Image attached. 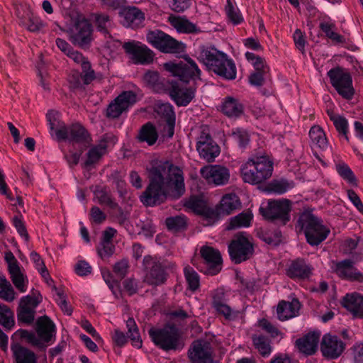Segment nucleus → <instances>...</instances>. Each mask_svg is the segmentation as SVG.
<instances>
[{
  "label": "nucleus",
  "instance_id": "obj_1",
  "mask_svg": "<svg viewBox=\"0 0 363 363\" xmlns=\"http://www.w3.org/2000/svg\"><path fill=\"white\" fill-rule=\"evenodd\" d=\"M185 190L182 169L168 161L160 162L152 169L150 183L140 200L146 206H155L167 198H180Z\"/></svg>",
  "mask_w": 363,
  "mask_h": 363
},
{
  "label": "nucleus",
  "instance_id": "obj_2",
  "mask_svg": "<svg viewBox=\"0 0 363 363\" xmlns=\"http://www.w3.org/2000/svg\"><path fill=\"white\" fill-rule=\"evenodd\" d=\"M187 205L195 213L201 216L204 225H211L238 209L241 203L236 194H227L221 198L215 208H211L202 201L194 200L189 201Z\"/></svg>",
  "mask_w": 363,
  "mask_h": 363
},
{
  "label": "nucleus",
  "instance_id": "obj_3",
  "mask_svg": "<svg viewBox=\"0 0 363 363\" xmlns=\"http://www.w3.org/2000/svg\"><path fill=\"white\" fill-rule=\"evenodd\" d=\"M198 60L216 74L227 79L236 77V67L233 60L214 47L201 46L196 52Z\"/></svg>",
  "mask_w": 363,
  "mask_h": 363
},
{
  "label": "nucleus",
  "instance_id": "obj_4",
  "mask_svg": "<svg viewBox=\"0 0 363 363\" xmlns=\"http://www.w3.org/2000/svg\"><path fill=\"white\" fill-rule=\"evenodd\" d=\"M240 172L245 183L262 184L272 177L273 162L267 156H252L242 164Z\"/></svg>",
  "mask_w": 363,
  "mask_h": 363
},
{
  "label": "nucleus",
  "instance_id": "obj_5",
  "mask_svg": "<svg viewBox=\"0 0 363 363\" xmlns=\"http://www.w3.org/2000/svg\"><path fill=\"white\" fill-rule=\"evenodd\" d=\"M51 135H55L57 140H67L72 143L88 142V133L79 124L67 126L59 118V113L55 111H50L47 113Z\"/></svg>",
  "mask_w": 363,
  "mask_h": 363
},
{
  "label": "nucleus",
  "instance_id": "obj_6",
  "mask_svg": "<svg viewBox=\"0 0 363 363\" xmlns=\"http://www.w3.org/2000/svg\"><path fill=\"white\" fill-rule=\"evenodd\" d=\"M298 223L311 245H318L330 233V229L323 225V221L311 213H303Z\"/></svg>",
  "mask_w": 363,
  "mask_h": 363
},
{
  "label": "nucleus",
  "instance_id": "obj_7",
  "mask_svg": "<svg viewBox=\"0 0 363 363\" xmlns=\"http://www.w3.org/2000/svg\"><path fill=\"white\" fill-rule=\"evenodd\" d=\"M36 325L38 335L34 333L25 330H20L18 331V333L21 337L23 338L28 343L43 347L44 343L49 342L53 336L55 325L48 316L39 318Z\"/></svg>",
  "mask_w": 363,
  "mask_h": 363
},
{
  "label": "nucleus",
  "instance_id": "obj_8",
  "mask_svg": "<svg viewBox=\"0 0 363 363\" xmlns=\"http://www.w3.org/2000/svg\"><path fill=\"white\" fill-rule=\"evenodd\" d=\"M167 71L172 76L177 77L181 81L189 82L200 80L201 71L191 58L186 57L184 62H169L164 65Z\"/></svg>",
  "mask_w": 363,
  "mask_h": 363
},
{
  "label": "nucleus",
  "instance_id": "obj_9",
  "mask_svg": "<svg viewBox=\"0 0 363 363\" xmlns=\"http://www.w3.org/2000/svg\"><path fill=\"white\" fill-rule=\"evenodd\" d=\"M153 342L164 350H181L184 344L180 339L178 330L172 326L161 330H150Z\"/></svg>",
  "mask_w": 363,
  "mask_h": 363
},
{
  "label": "nucleus",
  "instance_id": "obj_10",
  "mask_svg": "<svg viewBox=\"0 0 363 363\" xmlns=\"http://www.w3.org/2000/svg\"><path fill=\"white\" fill-rule=\"evenodd\" d=\"M291 202L288 199L269 200L262 203L259 211L268 220H280L285 223L289 220Z\"/></svg>",
  "mask_w": 363,
  "mask_h": 363
},
{
  "label": "nucleus",
  "instance_id": "obj_11",
  "mask_svg": "<svg viewBox=\"0 0 363 363\" xmlns=\"http://www.w3.org/2000/svg\"><path fill=\"white\" fill-rule=\"evenodd\" d=\"M332 86L338 94L346 99H350L354 95L352 80L350 74L341 67H335L328 72Z\"/></svg>",
  "mask_w": 363,
  "mask_h": 363
},
{
  "label": "nucleus",
  "instance_id": "obj_12",
  "mask_svg": "<svg viewBox=\"0 0 363 363\" xmlns=\"http://www.w3.org/2000/svg\"><path fill=\"white\" fill-rule=\"evenodd\" d=\"M43 297L38 291H31L21 298L18 310V320L25 323H31L35 319L36 308L42 302Z\"/></svg>",
  "mask_w": 363,
  "mask_h": 363
},
{
  "label": "nucleus",
  "instance_id": "obj_13",
  "mask_svg": "<svg viewBox=\"0 0 363 363\" xmlns=\"http://www.w3.org/2000/svg\"><path fill=\"white\" fill-rule=\"evenodd\" d=\"M147 40L153 47L167 53H177L182 51L184 44L179 43L164 32L155 30L147 34Z\"/></svg>",
  "mask_w": 363,
  "mask_h": 363
},
{
  "label": "nucleus",
  "instance_id": "obj_14",
  "mask_svg": "<svg viewBox=\"0 0 363 363\" xmlns=\"http://www.w3.org/2000/svg\"><path fill=\"white\" fill-rule=\"evenodd\" d=\"M4 259L8 264L10 278L14 286L20 293H25L28 290L29 283L26 274L11 251L5 252Z\"/></svg>",
  "mask_w": 363,
  "mask_h": 363
},
{
  "label": "nucleus",
  "instance_id": "obj_15",
  "mask_svg": "<svg viewBox=\"0 0 363 363\" xmlns=\"http://www.w3.org/2000/svg\"><path fill=\"white\" fill-rule=\"evenodd\" d=\"M230 256L235 263H240L247 259L253 252L250 238L244 234L238 235L229 245Z\"/></svg>",
  "mask_w": 363,
  "mask_h": 363
},
{
  "label": "nucleus",
  "instance_id": "obj_16",
  "mask_svg": "<svg viewBox=\"0 0 363 363\" xmlns=\"http://www.w3.org/2000/svg\"><path fill=\"white\" fill-rule=\"evenodd\" d=\"M200 173L207 184L216 186L227 184L230 177L229 169L218 164L206 165L201 169Z\"/></svg>",
  "mask_w": 363,
  "mask_h": 363
},
{
  "label": "nucleus",
  "instance_id": "obj_17",
  "mask_svg": "<svg viewBox=\"0 0 363 363\" xmlns=\"http://www.w3.org/2000/svg\"><path fill=\"white\" fill-rule=\"evenodd\" d=\"M69 39L73 44L81 48L89 45L93 39L89 22L84 18L79 19L69 29Z\"/></svg>",
  "mask_w": 363,
  "mask_h": 363
},
{
  "label": "nucleus",
  "instance_id": "obj_18",
  "mask_svg": "<svg viewBox=\"0 0 363 363\" xmlns=\"http://www.w3.org/2000/svg\"><path fill=\"white\" fill-rule=\"evenodd\" d=\"M130 59L135 64H149L153 61L154 55L145 45L138 41L125 43L123 45Z\"/></svg>",
  "mask_w": 363,
  "mask_h": 363
},
{
  "label": "nucleus",
  "instance_id": "obj_19",
  "mask_svg": "<svg viewBox=\"0 0 363 363\" xmlns=\"http://www.w3.org/2000/svg\"><path fill=\"white\" fill-rule=\"evenodd\" d=\"M188 354L191 363H213V349L207 340L194 341Z\"/></svg>",
  "mask_w": 363,
  "mask_h": 363
},
{
  "label": "nucleus",
  "instance_id": "obj_20",
  "mask_svg": "<svg viewBox=\"0 0 363 363\" xmlns=\"http://www.w3.org/2000/svg\"><path fill=\"white\" fill-rule=\"evenodd\" d=\"M137 100V95L134 92L123 91L109 104L107 108V116L111 118H118L123 112L132 106Z\"/></svg>",
  "mask_w": 363,
  "mask_h": 363
},
{
  "label": "nucleus",
  "instance_id": "obj_21",
  "mask_svg": "<svg viewBox=\"0 0 363 363\" xmlns=\"http://www.w3.org/2000/svg\"><path fill=\"white\" fill-rule=\"evenodd\" d=\"M196 150L199 156L207 162H213L220 154V147L211 135L203 131L199 136Z\"/></svg>",
  "mask_w": 363,
  "mask_h": 363
},
{
  "label": "nucleus",
  "instance_id": "obj_22",
  "mask_svg": "<svg viewBox=\"0 0 363 363\" xmlns=\"http://www.w3.org/2000/svg\"><path fill=\"white\" fill-rule=\"evenodd\" d=\"M155 111L164 121L162 130L163 137L172 138L174 132L175 113L173 106L169 103L158 101L155 105Z\"/></svg>",
  "mask_w": 363,
  "mask_h": 363
},
{
  "label": "nucleus",
  "instance_id": "obj_23",
  "mask_svg": "<svg viewBox=\"0 0 363 363\" xmlns=\"http://www.w3.org/2000/svg\"><path fill=\"white\" fill-rule=\"evenodd\" d=\"M201 255L207 265L206 269H201L205 274L214 275L221 269L222 258L220 252L209 246H203L201 249Z\"/></svg>",
  "mask_w": 363,
  "mask_h": 363
},
{
  "label": "nucleus",
  "instance_id": "obj_24",
  "mask_svg": "<svg viewBox=\"0 0 363 363\" xmlns=\"http://www.w3.org/2000/svg\"><path fill=\"white\" fill-rule=\"evenodd\" d=\"M320 350L324 357L336 359L345 350V344L338 337L326 334L322 339Z\"/></svg>",
  "mask_w": 363,
  "mask_h": 363
},
{
  "label": "nucleus",
  "instance_id": "obj_25",
  "mask_svg": "<svg viewBox=\"0 0 363 363\" xmlns=\"http://www.w3.org/2000/svg\"><path fill=\"white\" fill-rule=\"evenodd\" d=\"M212 306L228 320H235L241 316L239 311L233 310L225 303V294L222 289H217L212 294Z\"/></svg>",
  "mask_w": 363,
  "mask_h": 363
},
{
  "label": "nucleus",
  "instance_id": "obj_26",
  "mask_svg": "<svg viewBox=\"0 0 363 363\" xmlns=\"http://www.w3.org/2000/svg\"><path fill=\"white\" fill-rule=\"evenodd\" d=\"M143 263L147 269H150L146 274V281L152 285H158L165 280L164 268L160 263L155 261L150 256L145 257Z\"/></svg>",
  "mask_w": 363,
  "mask_h": 363
},
{
  "label": "nucleus",
  "instance_id": "obj_27",
  "mask_svg": "<svg viewBox=\"0 0 363 363\" xmlns=\"http://www.w3.org/2000/svg\"><path fill=\"white\" fill-rule=\"evenodd\" d=\"M196 88L173 84L169 90L171 99L179 106H187L195 96Z\"/></svg>",
  "mask_w": 363,
  "mask_h": 363
},
{
  "label": "nucleus",
  "instance_id": "obj_28",
  "mask_svg": "<svg viewBox=\"0 0 363 363\" xmlns=\"http://www.w3.org/2000/svg\"><path fill=\"white\" fill-rule=\"evenodd\" d=\"M330 267L342 278L359 280L362 277V274L354 267L352 262L348 259L342 262L333 261Z\"/></svg>",
  "mask_w": 363,
  "mask_h": 363
},
{
  "label": "nucleus",
  "instance_id": "obj_29",
  "mask_svg": "<svg viewBox=\"0 0 363 363\" xmlns=\"http://www.w3.org/2000/svg\"><path fill=\"white\" fill-rule=\"evenodd\" d=\"M342 304L354 317L363 318V296L356 293L347 294Z\"/></svg>",
  "mask_w": 363,
  "mask_h": 363
},
{
  "label": "nucleus",
  "instance_id": "obj_30",
  "mask_svg": "<svg viewBox=\"0 0 363 363\" xmlns=\"http://www.w3.org/2000/svg\"><path fill=\"white\" fill-rule=\"evenodd\" d=\"M119 16L123 26L133 28L140 26L144 20L143 13L135 7L123 9L120 12Z\"/></svg>",
  "mask_w": 363,
  "mask_h": 363
},
{
  "label": "nucleus",
  "instance_id": "obj_31",
  "mask_svg": "<svg viewBox=\"0 0 363 363\" xmlns=\"http://www.w3.org/2000/svg\"><path fill=\"white\" fill-rule=\"evenodd\" d=\"M320 333L311 332L296 340V345L300 352L306 354H313L318 348Z\"/></svg>",
  "mask_w": 363,
  "mask_h": 363
},
{
  "label": "nucleus",
  "instance_id": "obj_32",
  "mask_svg": "<svg viewBox=\"0 0 363 363\" xmlns=\"http://www.w3.org/2000/svg\"><path fill=\"white\" fill-rule=\"evenodd\" d=\"M300 309V303L297 299L292 301H281L279 303L277 313L280 320H286L296 316Z\"/></svg>",
  "mask_w": 363,
  "mask_h": 363
},
{
  "label": "nucleus",
  "instance_id": "obj_33",
  "mask_svg": "<svg viewBox=\"0 0 363 363\" xmlns=\"http://www.w3.org/2000/svg\"><path fill=\"white\" fill-rule=\"evenodd\" d=\"M168 22L179 33H197L199 31V29L197 28L196 25L191 23L186 18L182 16L170 15L168 17Z\"/></svg>",
  "mask_w": 363,
  "mask_h": 363
},
{
  "label": "nucleus",
  "instance_id": "obj_34",
  "mask_svg": "<svg viewBox=\"0 0 363 363\" xmlns=\"http://www.w3.org/2000/svg\"><path fill=\"white\" fill-rule=\"evenodd\" d=\"M311 144L314 147L324 150L328 147V142L323 130L318 125L313 126L309 131Z\"/></svg>",
  "mask_w": 363,
  "mask_h": 363
},
{
  "label": "nucleus",
  "instance_id": "obj_35",
  "mask_svg": "<svg viewBox=\"0 0 363 363\" xmlns=\"http://www.w3.org/2000/svg\"><path fill=\"white\" fill-rule=\"evenodd\" d=\"M252 218L253 215L250 211H244L231 218L226 228L228 230H233L240 228H247L250 225Z\"/></svg>",
  "mask_w": 363,
  "mask_h": 363
},
{
  "label": "nucleus",
  "instance_id": "obj_36",
  "mask_svg": "<svg viewBox=\"0 0 363 363\" xmlns=\"http://www.w3.org/2000/svg\"><path fill=\"white\" fill-rule=\"evenodd\" d=\"M222 111L229 117H238L242 113V104L235 99L227 98L221 106Z\"/></svg>",
  "mask_w": 363,
  "mask_h": 363
},
{
  "label": "nucleus",
  "instance_id": "obj_37",
  "mask_svg": "<svg viewBox=\"0 0 363 363\" xmlns=\"http://www.w3.org/2000/svg\"><path fill=\"white\" fill-rule=\"evenodd\" d=\"M12 351L16 363H36L35 354L29 350L16 345L12 347Z\"/></svg>",
  "mask_w": 363,
  "mask_h": 363
},
{
  "label": "nucleus",
  "instance_id": "obj_38",
  "mask_svg": "<svg viewBox=\"0 0 363 363\" xmlns=\"http://www.w3.org/2000/svg\"><path fill=\"white\" fill-rule=\"evenodd\" d=\"M287 273L294 279H305L309 276L311 272L304 262L296 261L291 264Z\"/></svg>",
  "mask_w": 363,
  "mask_h": 363
},
{
  "label": "nucleus",
  "instance_id": "obj_39",
  "mask_svg": "<svg viewBox=\"0 0 363 363\" xmlns=\"http://www.w3.org/2000/svg\"><path fill=\"white\" fill-rule=\"evenodd\" d=\"M17 297V294L11 283L4 276H0V298L12 302Z\"/></svg>",
  "mask_w": 363,
  "mask_h": 363
},
{
  "label": "nucleus",
  "instance_id": "obj_40",
  "mask_svg": "<svg viewBox=\"0 0 363 363\" xmlns=\"http://www.w3.org/2000/svg\"><path fill=\"white\" fill-rule=\"evenodd\" d=\"M138 138L140 141L146 142L148 145H153L157 139V133L155 128L150 123H147L141 128Z\"/></svg>",
  "mask_w": 363,
  "mask_h": 363
},
{
  "label": "nucleus",
  "instance_id": "obj_41",
  "mask_svg": "<svg viewBox=\"0 0 363 363\" xmlns=\"http://www.w3.org/2000/svg\"><path fill=\"white\" fill-rule=\"evenodd\" d=\"M255 347L263 357H268L272 351L270 341L262 335H255L252 337Z\"/></svg>",
  "mask_w": 363,
  "mask_h": 363
},
{
  "label": "nucleus",
  "instance_id": "obj_42",
  "mask_svg": "<svg viewBox=\"0 0 363 363\" xmlns=\"http://www.w3.org/2000/svg\"><path fill=\"white\" fill-rule=\"evenodd\" d=\"M336 170L340 174V176L345 180L349 184L352 186H357L358 183L357 180L349 167V166L345 163H339L336 164Z\"/></svg>",
  "mask_w": 363,
  "mask_h": 363
},
{
  "label": "nucleus",
  "instance_id": "obj_43",
  "mask_svg": "<svg viewBox=\"0 0 363 363\" xmlns=\"http://www.w3.org/2000/svg\"><path fill=\"white\" fill-rule=\"evenodd\" d=\"M0 324L7 329L14 325L13 313L6 305L0 303Z\"/></svg>",
  "mask_w": 363,
  "mask_h": 363
},
{
  "label": "nucleus",
  "instance_id": "obj_44",
  "mask_svg": "<svg viewBox=\"0 0 363 363\" xmlns=\"http://www.w3.org/2000/svg\"><path fill=\"white\" fill-rule=\"evenodd\" d=\"M106 145L104 142L91 148L87 153L86 165L91 164L97 162L105 154Z\"/></svg>",
  "mask_w": 363,
  "mask_h": 363
},
{
  "label": "nucleus",
  "instance_id": "obj_45",
  "mask_svg": "<svg viewBox=\"0 0 363 363\" xmlns=\"http://www.w3.org/2000/svg\"><path fill=\"white\" fill-rule=\"evenodd\" d=\"M126 326L129 337L132 341V345L136 347H140L142 346V340L140 339L138 327L133 318H128L126 321Z\"/></svg>",
  "mask_w": 363,
  "mask_h": 363
},
{
  "label": "nucleus",
  "instance_id": "obj_46",
  "mask_svg": "<svg viewBox=\"0 0 363 363\" xmlns=\"http://www.w3.org/2000/svg\"><path fill=\"white\" fill-rule=\"evenodd\" d=\"M245 57L252 65L256 71H262L264 73L269 72V67L262 57L251 52H247Z\"/></svg>",
  "mask_w": 363,
  "mask_h": 363
},
{
  "label": "nucleus",
  "instance_id": "obj_47",
  "mask_svg": "<svg viewBox=\"0 0 363 363\" xmlns=\"http://www.w3.org/2000/svg\"><path fill=\"white\" fill-rule=\"evenodd\" d=\"M294 186V184L293 182L284 179L274 181L269 185L270 191L277 194H283Z\"/></svg>",
  "mask_w": 363,
  "mask_h": 363
},
{
  "label": "nucleus",
  "instance_id": "obj_48",
  "mask_svg": "<svg viewBox=\"0 0 363 363\" xmlns=\"http://www.w3.org/2000/svg\"><path fill=\"white\" fill-rule=\"evenodd\" d=\"M225 12L228 18L234 23L239 24L243 21V18L239 9L235 6L231 0H227Z\"/></svg>",
  "mask_w": 363,
  "mask_h": 363
},
{
  "label": "nucleus",
  "instance_id": "obj_49",
  "mask_svg": "<svg viewBox=\"0 0 363 363\" xmlns=\"http://www.w3.org/2000/svg\"><path fill=\"white\" fill-rule=\"evenodd\" d=\"M184 271L190 289L195 291L199 286V277L198 274L189 267H186Z\"/></svg>",
  "mask_w": 363,
  "mask_h": 363
},
{
  "label": "nucleus",
  "instance_id": "obj_50",
  "mask_svg": "<svg viewBox=\"0 0 363 363\" xmlns=\"http://www.w3.org/2000/svg\"><path fill=\"white\" fill-rule=\"evenodd\" d=\"M31 261L35 264V269L40 272L43 278L45 279L49 277V274L47 268L44 264V262L41 259L40 256L35 252L33 251L30 254Z\"/></svg>",
  "mask_w": 363,
  "mask_h": 363
},
{
  "label": "nucleus",
  "instance_id": "obj_51",
  "mask_svg": "<svg viewBox=\"0 0 363 363\" xmlns=\"http://www.w3.org/2000/svg\"><path fill=\"white\" fill-rule=\"evenodd\" d=\"M232 137L241 148H245L250 140L248 133L242 128H236L233 130Z\"/></svg>",
  "mask_w": 363,
  "mask_h": 363
},
{
  "label": "nucleus",
  "instance_id": "obj_52",
  "mask_svg": "<svg viewBox=\"0 0 363 363\" xmlns=\"http://www.w3.org/2000/svg\"><path fill=\"white\" fill-rule=\"evenodd\" d=\"M166 225L168 229L172 230H179L184 228L186 225V218L182 216L170 217L167 218Z\"/></svg>",
  "mask_w": 363,
  "mask_h": 363
},
{
  "label": "nucleus",
  "instance_id": "obj_53",
  "mask_svg": "<svg viewBox=\"0 0 363 363\" xmlns=\"http://www.w3.org/2000/svg\"><path fill=\"white\" fill-rule=\"evenodd\" d=\"M321 30L325 33V35L330 38L332 40L337 43H341L343 41V38L335 31L334 26L331 23L324 22L320 23Z\"/></svg>",
  "mask_w": 363,
  "mask_h": 363
},
{
  "label": "nucleus",
  "instance_id": "obj_54",
  "mask_svg": "<svg viewBox=\"0 0 363 363\" xmlns=\"http://www.w3.org/2000/svg\"><path fill=\"white\" fill-rule=\"evenodd\" d=\"M333 122L339 133L341 134L346 140H348V122L346 118L340 116L337 118H333Z\"/></svg>",
  "mask_w": 363,
  "mask_h": 363
},
{
  "label": "nucleus",
  "instance_id": "obj_55",
  "mask_svg": "<svg viewBox=\"0 0 363 363\" xmlns=\"http://www.w3.org/2000/svg\"><path fill=\"white\" fill-rule=\"evenodd\" d=\"M97 251L101 259H107L114 253V245L112 242H101Z\"/></svg>",
  "mask_w": 363,
  "mask_h": 363
},
{
  "label": "nucleus",
  "instance_id": "obj_56",
  "mask_svg": "<svg viewBox=\"0 0 363 363\" xmlns=\"http://www.w3.org/2000/svg\"><path fill=\"white\" fill-rule=\"evenodd\" d=\"M293 38L296 47L303 52L306 44L305 34L300 29H296L293 35Z\"/></svg>",
  "mask_w": 363,
  "mask_h": 363
},
{
  "label": "nucleus",
  "instance_id": "obj_57",
  "mask_svg": "<svg viewBox=\"0 0 363 363\" xmlns=\"http://www.w3.org/2000/svg\"><path fill=\"white\" fill-rule=\"evenodd\" d=\"M94 200L101 204L112 206L110 196L103 189H96L94 191Z\"/></svg>",
  "mask_w": 363,
  "mask_h": 363
},
{
  "label": "nucleus",
  "instance_id": "obj_58",
  "mask_svg": "<svg viewBox=\"0 0 363 363\" xmlns=\"http://www.w3.org/2000/svg\"><path fill=\"white\" fill-rule=\"evenodd\" d=\"M44 26L43 21L36 16H31L29 18L27 28L32 32L38 31Z\"/></svg>",
  "mask_w": 363,
  "mask_h": 363
},
{
  "label": "nucleus",
  "instance_id": "obj_59",
  "mask_svg": "<svg viewBox=\"0 0 363 363\" xmlns=\"http://www.w3.org/2000/svg\"><path fill=\"white\" fill-rule=\"evenodd\" d=\"M82 328L89 333L96 342L98 343L101 342L102 338L91 324L87 320H82L81 323Z\"/></svg>",
  "mask_w": 363,
  "mask_h": 363
},
{
  "label": "nucleus",
  "instance_id": "obj_60",
  "mask_svg": "<svg viewBox=\"0 0 363 363\" xmlns=\"http://www.w3.org/2000/svg\"><path fill=\"white\" fill-rule=\"evenodd\" d=\"M347 194L349 200L355 206V208L363 213V203H362L359 196L352 189L347 190Z\"/></svg>",
  "mask_w": 363,
  "mask_h": 363
},
{
  "label": "nucleus",
  "instance_id": "obj_61",
  "mask_svg": "<svg viewBox=\"0 0 363 363\" xmlns=\"http://www.w3.org/2000/svg\"><path fill=\"white\" fill-rule=\"evenodd\" d=\"M90 216L91 220L96 223H103L106 218V214L96 206H94L91 209Z\"/></svg>",
  "mask_w": 363,
  "mask_h": 363
},
{
  "label": "nucleus",
  "instance_id": "obj_62",
  "mask_svg": "<svg viewBox=\"0 0 363 363\" xmlns=\"http://www.w3.org/2000/svg\"><path fill=\"white\" fill-rule=\"evenodd\" d=\"M91 266L85 261H79L74 267V271L79 276H86L91 273Z\"/></svg>",
  "mask_w": 363,
  "mask_h": 363
},
{
  "label": "nucleus",
  "instance_id": "obj_63",
  "mask_svg": "<svg viewBox=\"0 0 363 363\" xmlns=\"http://www.w3.org/2000/svg\"><path fill=\"white\" fill-rule=\"evenodd\" d=\"M67 56L77 64L82 65L84 68H86L89 65L83 55L77 51L72 50L69 52H67Z\"/></svg>",
  "mask_w": 363,
  "mask_h": 363
},
{
  "label": "nucleus",
  "instance_id": "obj_64",
  "mask_svg": "<svg viewBox=\"0 0 363 363\" xmlns=\"http://www.w3.org/2000/svg\"><path fill=\"white\" fill-rule=\"evenodd\" d=\"M191 4V0H173L172 9L177 12H181L187 9Z\"/></svg>",
  "mask_w": 363,
  "mask_h": 363
}]
</instances>
